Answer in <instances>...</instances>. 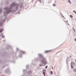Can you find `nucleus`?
I'll return each instance as SVG.
<instances>
[{"instance_id": "obj_1", "label": "nucleus", "mask_w": 76, "mask_h": 76, "mask_svg": "<svg viewBox=\"0 0 76 76\" xmlns=\"http://www.w3.org/2000/svg\"><path fill=\"white\" fill-rule=\"evenodd\" d=\"M20 5V9H22L23 5L21 3L18 4L12 2L10 7L4 8V9L5 10L3 14L4 16L6 17L8 14L10 13V12L11 13H15L16 10H18Z\"/></svg>"}, {"instance_id": "obj_2", "label": "nucleus", "mask_w": 76, "mask_h": 76, "mask_svg": "<svg viewBox=\"0 0 76 76\" xmlns=\"http://www.w3.org/2000/svg\"><path fill=\"white\" fill-rule=\"evenodd\" d=\"M36 60L38 61H40V63L42 64H44V66H45L47 64V62L46 58L44 57L42 55L39 54H38V57L36 58Z\"/></svg>"}, {"instance_id": "obj_3", "label": "nucleus", "mask_w": 76, "mask_h": 76, "mask_svg": "<svg viewBox=\"0 0 76 76\" xmlns=\"http://www.w3.org/2000/svg\"><path fill=\"white\" fill-rule=\"evenodd\" d=\"M20 54L19 55V57L21 58L22 57V54H25V52L22 51V50H20Z\"/></svg>"}, {"instance_id": "obj_4", "label": "nucleus", "mask_w": 76, "mask_h": 76, "mask_svg": "<svg viewBox=\"0 0 76 76\" xmlns=\"http://www.w3.org/2000/svg\"><path fill=\"white\" fill-rule=\"evenodd\" d=\"M6 19V18H5L4 20H1V21H0V26H1L2 25L3 23H4V21L5 20V19Z\"/></svg>"}, {"instance_id": "obj_5", "label": "nucleus", "mask_w": 76, "mask_h": 76, "mask_svg": "<svg viewBox=\"0 0 76 76\" xmlns=\"http://www.w3.org/2000/svg\"><path fill=\"white\" fill-rule=\"evenodd\" d=\"M43 74L44 76H45V72H46V70L45 69H44L42 70V71Z\"/></svg>"}, {"instance_id": "obj_6", "label": "nucleus", "mask_w": 76, "mask_h": 76, "mask_svg": "<svg viewBox=\"0 0 76 76\" xmlns=\"http://www.w3.org/2000/svg\"><path fill=\"white\" fill-rule=\"evenodd\" d=\"M10 70H9V68H7V69H6L5 71H4V73H8L9 72Z\"/></svg>"}, {"instance_id": "obj_7", "label": "nucleus", "mask_w": 76, "mask_h": 76, "mask_svg": "<svg viewBox=\"0 0 76 76\" xmlns=\"http://www.w3.org/2000/svg\"><path fill=\"white\" fill-rule=\"evenodd\" d=\"M32 73V71H29L28 72H27V73L28 75H30Z\"/></svg>"}, {"instance_id": "obj_8", "label": "nucleus", "mask_w": 76, "mask_h": 76, "mask_svg": "<svg viewBox=\"0 0 76 76\" xmlns=\"http://www.w3.org/2000/svg\"><path fill=\"white\" fill-rule=\"evenodd\" d=\"M73 72L75 73H76V69L75 68L74 69H73Z\"/></svg>"}, {"instance_id": "obj_9", "label": "nucleus", "mask_w": 76, "mask_h": 76, "mask_svg": "<svg viewBox=\"0 0 76 76\" xmlns=\"http://www.w3.org/2000/svg\"><path fill=\"white\" fill-rule=\"evenodd\" d=\"M50 51H51V50H46L45 51V53H48V52H50Z\"/></svg>"}, {"instance_id": "obj_10", "label": "nucleus", "mask_w": 76, "mask_h": 76, "mask_svg": "<svg viewBox=\"0 0 76 76\" xmlns=\"http://www.w3.org/2000/svg\"><path fill=\"white\" fill-rule=\"evenodd\" d=\"M0 62L1 63H5V62L4 61H2L1 60H0Z\"/></svg>"}, {"instance_id": "obj_11", "label": "nucleus", "mask_w": 76, "mask_h": 76, "mask_svg": "<svg viewBox=\"0 0 76 76\" xmlns=\"http://www.w3.org/2000/svg\"><path fill=\"white\" fill-rule=\"evenodd\" d=\"M0 36L1 37H2V38H3V34H1L0 35Z\"/></svg>"}, {"instance_id": "obj_12", "label": "nucleus", "mask_w": 76, "mask_h": 76, "mask_svg": "<svg viewBox=\"0 0 76 76\" xmlns=\"http://www.w3.org/2000/svg\"><path fill=\"white\" fill-rule=\"evenodd\" d=\"M3 29H1L0 30V33H1L2 32H3Z\"/></svg>"}, {"instance_id": "obj_13", "label": "nucleus", "mask_w": 76, "mask_h": 76, "mask_svg": "<svg viewBox=\"0 0 76 76\" xmlns=\"http://www.w3.org/2000/svg\"><path fill=\"white\" fill-rule=\"evenodd\" d=\"M7 47H9V48H12V47L9 45H8L7 46Z\"/></svg>"}, {"instance_id": "obj_14", "label": "nucleus", "mask_w": 76, "mask_h": 76, "mask_svg": "<svg viewBox=\"0 0 76 76\" xmlns=\"http://www.w3.org/2000/svg\"><path fill=\"white\" fill-rule=\"evenodd\" d=\"M68 3H70V4H71V1H70V0H68Z\"/></svg>"}, {"instance_id": "obj_15", "label": "nucleus", "mask_w": 76, "mask_h": 76, "mask_svg": "<svg viewBox=\"0 0 76 76\" xmlns=\"http://www.w3.org/2000/svg\"><path fill=\"white\" fill-rule=\"evenodd\" d=\"M71 64H73V65H74V64H75V63L74 62H72L71 63Z\"/></svg>"}, {"instance_id": "obj_16", "label": "nucleus", "mask_w": 76, "mask_h": 76, "mask_svg": "<svg viewBox=\"0 0 76 76\" xmlns=\"http://www.w3.org/2000/svg\"><path fill=\"white\" fill-rule=\"evenodd\" d=\"M71 67L72 69H73V66L72 64H71Z\"/></svg>"}, {"instance_id": "obj_17", "label": "nucleus", "mask_w": 76, "mask_h": 76, "mask_svg": "<svg viewBox=\"0 0 76 76\" xmlns=\"http://www.w3.org/2000/svg\"><path fill=\"white\" fill-rule=\"evenodd\" d=\"M1 12H2V10H1V9L0 8V13H1Z\"/></svg>"}, {"instance_id": "obj_18", "label": "nucleus", "mask_w": 76, "mask_h": 76, "mask_svg": "<svg viewBox=\"0 0 76 76\" xmlns=\"http://www.w3.org/2000/svg\"><path fill=\"white\" fill-rule=\"evenodd\" d=\"M73 13H75V14H76V11L75 10H73Z\"/></svg>"}, {"instance_id": "obj_19", "label": "nucleus", "mask_w": 76, "mask_h": 76, "mask_svg": "<svg viewBox=\"0 0 76 76\" xmlns=\"http://www.w3.org/2000/svg\"><path fill=\"white\" fill-rule=\"evenodd\" d=\"M37 1H39V2L41 3L42 2V1H41V0H37Z\"/></svg>"}, {"instance_id": "obj_20", "label": "nucleus", "mask_w": 76, "mask_h": 76, "mask_svg": "<svg viewBox=\"0 0 76 76\" xmlns=\"http://www.w3.org/2000/svg\"><path fill=\"white\" fill-rule=\"evenodd\" d=\"M53 71H50V74L51 75H53Z\"/></svg>"}, {"instance_id": "obj_21", "label": "nucleus", "mask_w": 76, "mask_h": 76, "mask_svg": "<svg viewBox=\"0 0 76 76\" xmlns=\"http://www.w3.org/2000/svg\"><path fill=\"white\" fill-rule=\"evenodd\" d=\"M68 59V57H67V58L66 60V63H67V60Z\"/></svg>"}, {"instance_id": "obj_22", "label": "nucleus", "mask_w": 76, "mask_h": 76, "mask_svg": "<svg viewBox=\"0 0 76 76\" xmlns=\"http://www.w3.org/2000/svg\"><path fill=\"white\" fill-rule=\"evenodd\" d=\"M19 50V49L18 48H16V51L18 52Z\"/></svg>"}, {"instance_id": "obj_23", "label": "nucleus", "mask_w": 76, "mask_h": 76, "mask_svg": "<svg viewBox=\"0 0 76 76\" xmlns=\"http://www.w3.org/2000/svg\"><path fill=\"white\" fill-rule=\"evenodd\" d=\"M40 67H41V66H42V64H39Z\"/></svg>"}, {"instance_id": "obj_24", "label": "nucleus", "mask_w": 76, "mask_h": 76, "mask_svg": "<svg viewBox=\"0 0 76 76\" xmlns=\"http://www.w3.org/2000/svg\"><path fill=\"white\" fill-rule=\"evenodd\" d=\"M70 18H72L73 16H72V15H70Z\"/></svg>"}, {"instance_id": "obj_25", "label": "nucleus", "mask_w": 76, "mask_h": 76, "mask_svg": "<svg viewBox=\"0 0 76 76\" xmlns=\"http://www.w3.org/2000/svg\"><path fill=\"white\" fill-rule=\"evenodd\" d=\"M48 67V66H46L45 67V69H47V68Z\"/></svg>"}, {"instance_id": "obj_26", "label": "nucleus", "mask_w": 76, "mask_h": 76, "mask_svg": "<svg viewBox=\"0 0 76 76\" xmlns=\"http://www.w3.org/2000/svg\"><path fill=\"white\" fill-rule=\"evenodd\" d=\"M37 69H39V67H37Z\"/></svg>"}, {"instance_id": "obj_27", "label": "nucleus", "mask_w": 76, "mask_h": 76, "mask_svg": "<svg viewBox=\"0 0 76 76\" xmlns=\"http://www.w3.org/2000/svg\"><path fill=\"white\" fill-rule=\"evenodd\" d=\"M5 68V66H4L3 67H2V69H4V68Z\"/></svg>"}, {"instance_id": "obj_28", "label": "nucleus", "mask_w": 76, "mask_h": 76, "mask_svg": "<svg viewBox=\"0 0 76 76\" xmlns=\"http://www.w3.org/2000/svg\"><path fill=\"white\" fill-rule=\"evenodd\" d=\"M7 4H9V1H7Z\"/></svg>"}, {"instance_id": "obj_29", "label": "nucleus", "mask_w": 76, "mask_h": 76, "mask_svg": "<svg viewBox=\"0 0 76 76\" xmlns=\"http://www.w3.org/2000/svg\"><path fill=\"white\" fill-rule=\"evenodd\" d=\"M28 67V65H26V68H27Z\"/></svg>"}, {"instance_id": "obj_30", "label": "nucleus", "mask_w": 76, "mask_h": 76, "mask_svg": "<svg viewBox=\"0 0 76 76\" xmlns=\"http://www.w3.org/2000/svg\"><path fill=\"white\" fill-rule=\"evenodd\" d=\"M73 29H74V31L75 32V29H74V28H73Z\"/></svg>"}, {"instance_id": "obj_31", "label": "nucleus", "mask_w": 76, "mask_h": 76, "mask_svg": "<svg viewBox=\"0 0 76 76\" xmlns=\"http://www.w3.org/2000/svg\"><path fill=\"white\" fill-rule=\"evenodd\" d=\"M58 53H59V52H57V53H56V54H55V55H56V54H58Z\"/></svg>"}, {"instance_id": "obj_32", "label": "nucleus", "mask_w": 76, "mask_h": 76, "mask_svg": "<svg viewBox=\"0 0 76 76\" xmlns=\"http://www.w3.org/2000/svg\"><path fill=\"white\" fill-rule=\"evenodd\" d=\"M55 5H55V4H53V6H55Z\"/></svg>"}, {"instance_id": "obj_33", "label": "nucleus", "mask_w": 76, "mask_h": 76, "mask_svg": "<svg viewBox=\"0 0 76 76\" xmlns=\"http://www.w3.org/2000/svg\"><path fill=\"white\" fill-rule=\"evenodd\" d=\"M69 57H70V58H71V57H72V56L70 55V56H69Z\"/></svg>"}, {"instance_id": "obj_34", "label": "nucleus", "mask_w": 76, "mask_h": 76, "mask_svg": "<svg viewBox=\"0 0 76 76\" xmlns=\"http://www.w3.org/2000/svg\"><path fill=\"white\" fill-rule=\"evenodd\" d=\"M74 40H75V41H76V39H75Z\"/></svg>"}, {"instance_id": "obj_35", "label": "nucleus", "mask_w": 76, "mask_h": 76, "mask_svg": "<svg viewBox=\"0 0 76 76\" xmlns=\"http://www.w3.org/2000/svg\"><path fill=\"white\" fill-rule=\"evenodd\" d=\"M52 67V70H53V67Z\"/></svg>"}, {"instance_id": "obj_36", "label": "nucleus", "mask_w": 76, "mask_h": 76, "mask_svg": "<svg viewBox=\"0 0 76 76\" xmlns=\"http://www.w3.org/2000/svg\"><path fill=\"white\" fill-rule=\"evenodd\" d=\"M62 17L63 18H64V16H62Z\"/></svg>"}, {"instance_id": "obj_37", "label": "nucleus", "mask_w": 76, "mask_h": 76, "mask_svg": "<svg viewBox=\"0 0 76 76\" xmlns=\"http://www.w3.org/2000/svg\"><path fill=\"white\" fill-rule=\"evenodd\" d=\"M3 56H4V55H3Z\"/></svg>"}, {"instance_id": "obj_38", "label": "nucleus", "mask_w": 76, "mask_h": 76, "mask_svg": "<svg viewBox=\"0 0 76 76\" xmlns=\"http://www.w3.org/2000/svg\"><path fill=\"white\" fill-rule=\"evenodd\" d=\"M66 21L68 22V20H66Z\"/></svg>"}, {"instance_id": "obj_39", "label": "nucleus", "mask_w": 76, "mask_h": 76, "mask_svg": "<svg viewBox=\"0 0 76 76\" xmlns=\"http://www.w3.org/2000/svg\"><path fill=\"white\" fill-rule=\"evenodd\" d=\"M75 76H76V73H75Z\"/></svg>"}, {"instance_id": "obj_40", "label": "nucleus", "mask_w": 76, "mask_h": 76, "mask_svg": "<svg viewBox=\"0 0 76 76\" xmlns=\"http://www.w3.org/2000/svg\"><path fill=\"white\" fill-rule=\"evenodd\" d=\"M4 41H5V40H4Z\"/></svg>"}, {"instance_id": "obj_41", "label": "nucleus", "mask_w": 76, "mask_h": 76, "mask_svg": "<svg viewBox=\"0 0 76 76\" xmlns=\"http://www.w3.org/2000/svg\"><path fill=\"white\" fill-rule=\"evenodd\" d=\"M75 61H76V59L75 60Z\"/></svg>"}, {"instance_id": "obj_42", "label": "nucleus", "mask_w": 76, "mask_h": 76, "mask_svg": "<svg viewBox=\"0 0 76 76\" xmlns=\"http://www.w3.org/2000/svg\"><path fill=\"white\" fill-rule=\"evenodd\" d=\"M56 76H58L57 75Z\"/></svg>"}]
</instances>
